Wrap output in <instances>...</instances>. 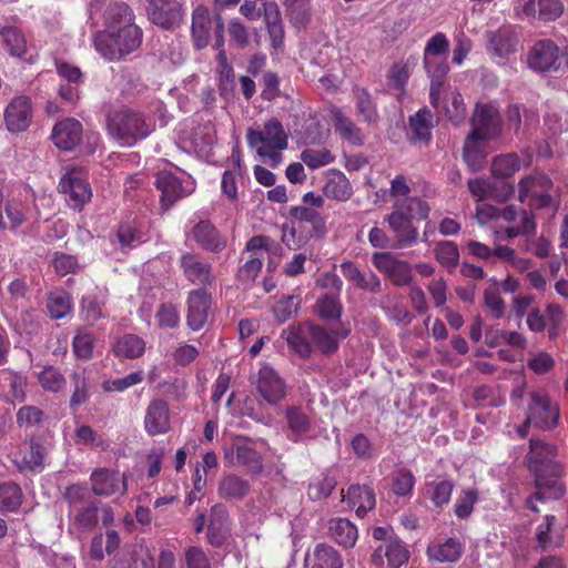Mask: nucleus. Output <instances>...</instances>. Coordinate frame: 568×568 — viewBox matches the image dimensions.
I'll use <instances>...</instances> for the list:
<instances>
[{
    "instance_id": "obj_1",
    "label": "nucleus",
    "mask_w": 568,
    "mask_h": 568,
    "mask_svg": "<svg viewBox=\"0 0 568 568\" xmlns=\"http://www.w3.org/2000/svg\"><path fill=\"white\" fill-rule=\"evenodd\" d=\"M557 448L540 439L530 438L529 452L525 456V465L534 476L536 491L527 500V507L535 513H539L535 500L545 501L547 499H559L566 488L561 483L562 467L555 460Z\"/></svg>"
},
{
    "instance_id": "obj_2",
    "label": "nucleus",
    "mask_w": 568,
    "mask_h": 568,
    "mask_svg": "<svg viewBox=\"0 0 568 568\" xmlns=\"http://www.w3.org/2000/svg\"><path fill=\"white\" fill-rule=\"evenodd\" d=\"M140 45L139 27L125 3H115L105 12V29L94 37L95 50L108 60H118Z\"/></svg>"
},
{
    "instance_id": "obj_3",
    "label": "nucleus",
    "mask_w": 568,
    "mask_h": 568,
    "mask_svg": "<svg viewBox=\"0 0 568 568\" xmlns=\"http://www.w3.org/2000/svg\"><path fill=\"white\" fill-rule=\"evenodd\" d=\"M528 67L536 72L568 71V45L559 47L550 39L536 41L527 54Z\"/></svg>"
},
{
    "instance_id": "obj_4",
    "label": "nucleus",
    "mask_w": 568,
    "mask_h": 568,
    "mask_svg": "<svg viewBox=\"0 0 568 568\" xmlns=\"http://www.w3.org/2000/svg\"><path fill=\"white\" fill-rule=\"evenodd\" d=\"M154 186L160 192V205L163 211L194 193L196 183L183 172L179 176L171 170L161 169L155 174Z\"/></svg>"
},
{
    "instance_id": "obj_5",
    "label": "nucleus",
    "mask_w": 568,
    "mask_h": 568,
    "mask_svg": "<svg viewBox=\"0 0 568 568\" xmlns=\"http://www.w3.org/2000/svg\"><path fill=\"white\" fill-rule=\"evenodd\" d=\"M552 189L554 183L546 173L534 171L519 180L518 200L530 209H548L554 204Z\"/></svg>"
},
{
    "instance_id": "obj_6",
    "label": "nucleus",
    "mask_w": 568,
    "mask_h": 568,
    "mask_svg": "<svg viewBox=\"0 0 568 568\" xmlns=\"http://www.w3.org/2000/svg\"><path fill=\"white\" fill-rule=\"evenodd\" d=\"M324 204V196L307 192L302 196L301 204L290 207L288 215L298 223L310 224L312 235L322 239L327 233V221L323 215Z\"/></svg>"
},
{
    "instance_id": "obj_7",
    "label": "nucleus",
    "mask_w": 568,
    "mask_h": 568,
    "mask_svg": "<svg viewBox=\"0 0 568 568\" xmlns=\"http://www.w3.org/2000/svg\"><path fill=\"white\" fill-rule=\"evenodd\" d=\"M503 131L499 109L493 103H476L471 116V132L468 140L473 142L498 138Z\"/></svg>"
},
{
    "instance_id": "obj_8",
    "label": "nucleus",
    "mask_w": 568,
    "mask_h": 568,
    "mask_svg": "<svg viewBox=\"0 0 568 568\" xmlns=\"http://www.w3.org/2000/svg\"><path fill=\"white\" fill-rule=\"evenodd\" d=\"M527 415L529 416V422H532L536 428L550 430L558 425L560 417L559 405L544 390L531 392L529 394Z\"/></svg>"
},
{
    "instance_id": "obj_9",
    "label": "nucleus",
    "mask_w": 568,
    "mask_h": 568,
    "mask_svg": "<svg viewBox=\"0 0 568 568\" xmlns=\"http://www.w3.org/2000/svg\"><path fill=\"white\" fill-rule=\"evenodd\" d=\"M178 266L184 278L199 288L206 290L216 282L212 264L197 253L183 252L178 260Z\"/></svg>"
},
{
    "instance_id": "obj_10",
    "label": "nucleus",
    "mask_w": 568,
    "mask_h": 568,
    "mask_svg": "<svg viewBox=\"0 0 568 568\" xmlns=\"http://www.w3.org/2000/svg\"><path fill=\"white\" fill-rule=\"evenodd\" d=\"M59 189L68 195V204L79 211L82 210L92 196L87 173L82 168H70L61 178Z\"/></svg>"
},
{
    "instance_id": "obj_11",
    "label": "nucleus",
    "mask_w": 568,
    "mask_h": 568,
    "mask_svg": "<svg viewBox=\"0 0 568 568\" xmlns=\"http://www.w3.org/2000/svg\"><path fill=\"white\" fill-rule=\"evenodd\" d=\"M141 119L129 109H120L108 116L109 134L121 145H132L136 142Z\"/></svg>"
},
{
    "instance_id": "obj_12",
    "label": "nucleus",
    "mask_w": 568,
    "mask_h": 568,
    "mask_svg": "<svg viewBox=\"0 0 568 568\" xmlns=\"http://www.w3.org/2000/svg\"><path fill=\"white\" fill-rule=\"evenodd\" d=\"M146 16L151 23L172 30L182 23L185 8L179 0H148Z\"/></svg>"
},
{
    "instance_id": "obj_13",
    "label": "nucleus",
    "mask_w": 568,
    "mask_h": 568,
    "mask_svg": "<svg viewBox=\"0 0 568 568\" xmlns=\"http://www.w3.org/2000/svg\"><path fill=\"white\" fill-rule=\"evenodd\" d=\"M186 236L199 248L211 254H220L227 246V237L210 220H200L192 225Z\"/></svg>"
},
{
    "instance_id": "obj_14",
    "label": "nucleus",
    "mask_w": 568,
    "mask_h": 568,
    "mask_svg": "<svg viewBox=\"0 0 568 568\" xmlns=\"http://www.w3.org/2000/svg\"><path fill=\"white\" fill-rule=\"evenodd\" d=\"M246 140L251 148L256 149L285 150L287 148V134L277 119L265 122L262 130L248 129Z\"/></svg>"
},
{
    "instance_id": "obj_15",
    "label": "nucleus",
    "mask_w": 568,
    "mask_h": 568,
    "mask_svg": "<svg viewBox=\"0 0 568 568\" xmlns=\"http://www.w3.org/2000/svg\"><path fill=\"white\" fill-rule=\"evenodd\" d=\"M372 262L395 286H405L412 282V267L408 262L398 260L386 252L374 253Z\"/></svg>"
},
{
    "instance_id": "obj_16",
    "label": "nucleus",
    "mask_w": 568,
    "mask_h": 568,
    "mask_svg": "<svg viewBox=\"0 0 568 568\" xmlns=\"http://www.w3.org/2000/svg\"><path fill=\"white\" fill-rule=\"evenodd\" d=\"M256 388L270 405H277L286 396L285 382L270 365L260 368Z\"/></svg>"
},
{
    "instance_id": "obj_17",
    "label": "nucleus",
    "mask_w": 568,
    "mask_h": 568,
    "mask_svg": "<svg viewBox=\"0 0 568 568\" xmlns=\"http://www.w3.org/2000/svg\"><path fill=\"white\" fill-rule=\"evenodd\" d=\"M32 119L31 100L26 95L13 98L4 110V124L8 131H26Z\"/></svg>"
},
{
    "instance_id": "obj_18",
    "label": "nucleus",
    "mask_w": 568,
    "mask_h": 568,
    "mask_svg": "<svg viewBox=\"0 0 568 568\" xmlns=\"http://www.w3.org/2000/svg\"><path fill=\"white\" fill-rule=\"evenodd\" d=\"M285 419L287 424V438L293 443H298L307 437L313 428V419L308 408L302 405H288L285 408Z\"/></svg>"
},
{
    "instance_id": "obj_19",
    "label": "nucleus",
    "mask_w": 568,
    "mask_h": 568,
    "mask_svg": "<svg viewBox=\"0 0 568 568\" xmlns=\"http://www.w3.org/2000/svg\"><path fill=\"white\" fill-rule=\"evenodd\" d=\"M45 448L34 440L22 443L13 453L12 462L22 471H40L44 466Z\"/></svg>"
},
{
    "instance_id": "obj_20",
    "label": "nucleus",
    "mask_w": 568,
    "mask_h": 568,
    "mask_svg": "<svg viewBox=\"0 0 568 568\" xmlns=\"http://www.w3.org/2000/svg\"><path fill=\"white\" fill-rule=\"evenodd\" d=\"M487 51L498 58H507L517 51L518 37L511 27H500L486 32Z\"/></svg>"
},
{
    "instance_id": "obj_21",
    "label": "nucleus",
    "mask_w": 568,
    "mask_h": 568,
    "mask_svg": "<svg viewBox=\"0 0 568 568\" xmlns=\"http://www.w3.org/2000/svg\"><path fill=\"white\" fill-rule=\"evenodd\" d=\"M186 323L192 331H200L206 323L211 306V295L206 290H192L187 295Z\"/></svg>"
},
{
    "instance_id": "obj_22",
    "label": "nucleus",
    "mask_w": 568,
    "mask_h": 568,
    "mask_svg": "<svg viewBox=\"0 0 568 568\" xmlns=\"http://www.w3.org/2000/svg\"><path fill=\"white\" fill-rule=\"evenodd\" d=\"M520 8L525 17L545 23L556 21L565 10L561 0H525Z\"/></svg>"
},
{
    "instance_id": "obj_23",
    "label": "nucleus",
    "mask_w": 568,
    "mask_h": 568,
    "mask_svg": "<svg viewBox=\"0 0 568 568\" xmlns=\"http://www.w3.org/2000/svg\"><path fill=\"white\" fill-rule=\"evenodd\" d=\"M342 554L332 545L318 542L312 550H307L304 558V568H343Z\"/></svg>"
},
{
    "instance_id": "obj_24",
    "label": "nucleus",
    "mask_w": 568,
    "mask_h": 568,
    "mask_svg": "<svg viewBox=\"0 0 568 568\" xmlns=\"http://www.w3.org/2000/svg\"><path fill=\"white\" fill-rule=\"evenodd\" d=\"M351 334V328L343 325L336 329L328 331L327 328L311 324L308 326V335L316 347L325 355H331L337 352L339 347V339L346 338Z\"/></svg>"
},
{
    "instance_id": "obj_25",
    "label": "nucleus",
    "mask_w": 568,
    "mask_h": 568,
    "mask_svg": "<svg viewBox=\"0 0 568 568\" xmlns=\"http://www.w3.org/2000/svg\"><path fill=\"white\" fill-rule=\"evenodd\" d=\"M207 525V541L215 548L224 545L230 536L229 513L225 506L214 505L210 510Z\"/></svg>"
},
{
    "instance_id": "obj_26",
    "label": "nucleus",
    "mask_w": 568,
    "mask_h": 568,
    "mask_svg": "<svg viewBox=\"0 0 568 568\" xmlns=\"http://www.w3.org/2000/svg\"><path fill=\"white\" fill-rule=\"evenodd\" d=\"M170 426L169 404L160 398L151 400L144 415V428L148 434H165Z\"/></svg>"
},
{
    "instance_id": "obj_27",
    "label": "nucleus",
    "mask_w": 568,
    "mask_h": 568,
    "mask_svg": "<svg viewBox=\"0 0 568 568\" xmlns=\"http://www.w3.org/2000/svg\"><path fill=\"white\" fill-rule=\"evenodd\" d=\"M92 490L99 496H111L123 493L126 488L125 478L118 471L97 469L91 475Z\"/></svg>"
},
{
    "instance_id": "obj_28",
    "label": "nucleus",
    "mask_w": 568,
    "mask_h": 568,
    "mask_svg": "<svg viewBox=\"0 0 568 568\" xmlns=\"http://www.w3.org/2000/svg\"><path fill=\"white\" fill-rule=\"evenodd\" d=\"M212 19L209 8L200 4L192 12L191 37L196 49L209 45L211 40Z\"/></svg>"
},
{
    "instance_id": "obj_29",
    "label": "nucleus",
    "mask_w": 568,
    "mask_h": 568,
    "mask_svg": "<svg viewBox=\"0 0 568 568\" xmlns=\"http://www.w3.org/2000/svg\"><path fill=\"white\" fill-rule=\"evenodd\" d=\"M390 231L396 237V248L410 247L418 241V229L408 219L390 212L386 219Z\"/></svg>"
},
{
    "instance_id": "obj_30",
    "label": "nucleus",
    "mask_w": 568,
    "mask_h": 568,
    "mask_svg": "<svg viewBox=\"0 0 568 568\" xmlns=\"http://www.w3.org/2000/svg\"><path fill=\"white\" fill-rule=\"evenodd\" d=\"M424 69L430 79L429 102L437 109L440 102V95L446 82L449 67L446 61L423 60Z\"/></svg>"
},
{
    "instance_id": "obj_31",
    "label": "nucleus",
    "mask_w": 568,
    "mask_h": 568,
    "mask_svg": "<svg viewBox=\"0 0 568 568\" xmlns=\"http://www.w3.org/2000/svg\"><path fill=\"white\" fill-rule=\"evenodd\" d=\"M81 134V123L74 119H65L54 125L51 139L59 149L69 151L79 143Z\"/></svg>"
},
{
    "instance_id": "obj_32",
    "label": "nucleus",
    "mask_w": 568,
    "mask_h": 568,
    "mask_svg": "<svg viewBox=\"0 0 568 568\" xmlns=\"http://www.w3.org/2000/svg\"><path fill=\"white\" fill-rule=\"evenodd\" d=\"M328 536L344 549L355 546L358 538V529L347 518L335 517L327 523Z\"/></svg>"
},
{
    "instance_id": "obj_33",
    "label": "nucleus",
    "mask_w": 568,
    "mask_h": 568,
    "mask_svg": "<svg viewBox=\"0 0 568 568\" xmlns=\"http://www.w3.org/2000/svg\"><path fill=\"white\" fill-rule=\"evenodd\" d=\"M464 544L457 537H449L444 542L427 547L426 554L430 561L444 564L456 562L463 555Z\"/></svg>"
},
{
    "instance_id": "obj_34",
    "label": "nucleus",
    "mask_w": 568,
    "mask_h": 568,
    "mask_svg": "<svg viewBox=\"0 0 568 568\" xmlns=\"http://www.w3.org/2000/svg\"><path fill=\"white\" fill-rule=\"evenodd\" d=\"M263 11L271 44L273 48L280 49L284 44L285 32L278 6L273 1L264 2Z\"/></svg>"
},
{
    "instance_id": "obj_35",
    "label": "nucleus",
    "mask_w": 568,
    "mask_h": 568,
    "mask_svg": "<svg viewBox=\"0 0 568 568\" xmlns=\"http://www.w3.org/2000/svg\"><path fill=\"white\" fill-rule=\"evenodd\" d=\"M394 213L408 219L410 222L427 220L430 213L429 204L418 196L397 199L393 204Z\"/></svg>"
},
{
    "instance_id": "obj_36",
    "label": "nucleus",
    "mask_w": 568,
    "mask_h": 568,
    "mask_svg": "<svg viewBox=\"0 0 568 568\" xmlns=\"http://www.w3.org/2000/svg\"><path fill=\"white\" fill-rule=\"evenodd\" d=\"M346 499L358 517H364L376 505L375 491L368 485L349 486Z\"/></svg>"
},
{
    "instance_id": "obj_37",
    "label": "nucleus",
    "mask_w": 568,
    "mask_h": 568,
    "mask_svg": "<svg viewBox=\"0 0 568 568\" xmlns=\"http://www.w3.org/2000/svg\"><path fill=\"white\" fill-rule=\"evenodd\" d=\"M454 489L455 483L449 478L427 479L424 485L425 496L439 509L449 504Z\"/></svg>"
},
{
    "instance_id": "obj_38",
    "label": "nucleus",
    "mask_w": 568,
    "mask_h": 568,
    "mask_svg": "<svg viewBox=\"0 0 568 568\" xmlns=\"http://www.w3.org/2000/svg\"><path fill=\"white\" fill-rule=\"evenodd\" d=\"M248 480L235 474H225L219 484V496L224 499H243L250 491Z\"/></svg>"
},
{
    "instance_id": "obj_39",
    "label": "nucleus",
    "mask_w": 568,
    "mask_h": 568,
    "mask_svg": "<svg viewBox=\"0 0 568 568\" xmlns=\"http://www.w3.org/2000/svg\"><path fill=\"white\" fill-rule=\"evenodd\" d=\"M537 224L535 214L531 211H527L525 209L519 210V217L516 223L507 226L505 229L506 236L508 239H514L517 236H526L529 237L536 233ZM525 251H530L529 239H526Z\"/></svg>"
},
{
    "instance_id": "obj_40",
    "label": "nucleus",
    "mask_w": 568,
    "mask_h": 568,
    "mask_svg": "<svg viewBox=\"0 0 568 568\" xmlns=\"http://www.w3.org/2000/svg\"><path fill=\"white\" fill-rule=\"evenodd\" d=\"M353 194L352 185L346 175L339 171L333 172L323 186L324 197L333 199L338 202L347 201Z\"/></svg>"
},
{
    "instance_id": "obj_41",
    "label": "nucleus",
    "mask_w": 568,
    "mask_h": 568,
    "mask_svg": "<svg viewBox=\"0 0 568 568\" xmlns=\"http://www.w3.org/2000/svg\"><path fill=\"white\" fill-rule=\"evenodd\" d=\"M332 119L335 132H337L342 139L346 140L352 145H363L364 135L362 130L347 116H345L339 110L332 112Z\"/></svg>"
},
{
    "instance_id": "obj_42",
    "label": "nucleus",
    "mask_w": 568,
    "mask_h": 568,
    "mask_svg": "<svg viewBox=\"0 0 568 568\" xmlns=\"http://www.w3.org/2000/svg\"><path fill=\"white\" fill-rule=\"evenodd\" d=\"M308 336L306 327L302 324L291 325L282 333V337L286 341L288 347L304 358L312 353Z\"/></svg>"
},
{
    "instance_id": "obj_43",
    "label": "nucleus",
    "mask_w": 568,
    "mask_h": 568,
    "mask_svg": "<svg viewBox=\"0 0 568 568\" xmlns=\"http://www.w3.org/2000/svg\"><path fill=\"white\" fill-rule=\"evenodd\" d=\"M556 523V516L547 515L544 519V523L538 525L536 528V542L540 550L546 551L550 548H557L562 545V534H557L556 536L551 535Z\"/></svg>"
},
{
    "instance_id": "obj_44",
    "label": "nucleus",
    "mask_w": 568,
    "mask_h": 568,
    "mask_svg": "<svg viewBox=\"0 0 568 568\" xmlns=\"http://www.w3.org/2000/svg\"><path fill=\"white\" fill-rule=\"evenodd\" d=\"M444 113L446 119L456 126L466 120V104L459 91L452 90L445 93Z\"/></svg>"
},
{
    "instance_id": "obj_45",
    "label": "nucleus",
    "mask_w": 568,
    "mask_h": 568,
    "mask_svg": "<svg viewBox=\"0 0 568 568\" xmlns=\"http://www.w3.org/2000/svg\"><path fill=\"white\" fill-rule=\"evenodd\" d=\"M433 126V113L427 108L420 109L409 118L412 140L414 141H430Z\"/></svg>"
},
{
    "instance_id": "obj_46",
    "label": "nucleus",
    "mask_w": 568,
    "mask_h": 568,
    "mask_svg": "<svg viewBox=\"0 0 568 568\" xmlns=\"http://www.w3.org/2000/svg\"><path fill=\"white\" fill-rule=\"evenodd\" d=\"M479 500V491L474 487L463 488L455 500L453 513L459 520H468Z\"/></svg>"
},
{
    "instance_id": "obj_47",
    "label": "nucleus",
    "mask_w": 568,
    "mask_h": 568,
    "mask_svg": "<svg viewBox=\"0 0 568 568\" xmlns=\"http://www.w3.org/2000/svg\"><path fill=\"white\" fill-rule=\"evenodd\" d=\"M0 385L7 389V396L12 402L21 403L26 398L27 379L24 376L11 371H3L0 374Z\"/></svg>"
},
{
    "instance_id": "obj_48",
    "label": "nucleus",
    "mask_w": 568,
    "mask_h": 568,
    "mask_svg": "<svg viewBox=\"0 0 568 568\" xmlns=\"http://www.w3.org/2000/svg\"><path fill=\"white\" fill-rule=\"evenodd\" d=\"M354 97L357 114L368 124L376 123L379 120V115L368 90L365 88H355Z\"/></svg>"
},
{
    "instance_id": "obj_49",
    "label": "nucleus",
    "mask_w": 568,
    "mask_h": 568,
    "mask_svg": "<svg viewBox=\"0 0 568 568\" xmlns=\"http://www.w3.org/2000/svg\"><path fill=\"white\" fill-rule=\"evenodd\" d=\"M245 252L242 253L240 265L235 278L242 285H251L255 282L263 266V255L247 256Z\"/></svg>"
},
{
    "instance_id": "obj_50",
    "label": "nucleus",
    "mask_w": 568,
    "mask_h": 568,
    "mask_svg": "<svg viewBox=\"0 0 568 568\" xmlns=\"http://www.w3.org/2000/svg\"><path fill=\"white\" fill-rule=\"evenodd\" d=\"M436 261L447 272L452 273L459 262V250L453 241H440L434 248Z\"/></svg>"
},
{
    "instance_id": "obj_51",
    "label": "nucleus",
    "mask_w": 568,
    "mask_h": 568,
    "mask_svg": "<svg viewBox=\"0 0 568 568\" xmlns=\"http://www.w3.org/2000/svg\"><path fill=\"white\" fill-rule=\"evenodd\" d=\"M314 307L318 317L325 321H339L343 313L339 296L332 294L321 295Z\"/></svg>"
},
{
    "instance_id": "obj_52",
    "label": "nucleus",
    "mask_w": 568,
    "mask_h": 568,
    "mask_svg": "<svg viewBox=\"0 0 568 568\" xmlns=\"http://www.w3.org/2000/svg\"><path fill=\"white\" fill-rule=\"evenodd\" d=\"M520 170V159L516 153L501 154L494 158L491 174L498 179L511 178Z\"/></svg>"
},
{
    "instance_id": "obj_53",
    "label": "nucleus",
    "mask_w": 568,
    "mask_h": 568,
    "mask_svg": "<svg viewBox=\"0 0 568 568\" xmlns=\"http://www.w3.org/2000/svg\"><path fill=\"white\" fill-rule=\"evenodd\" d=\"M290 21L294 26L304 27L311 18V0H281Z\"/></svg>"
},
{
    "instance_id": "obj_54",
    "label": "nucleus",
    "mask_w": 568,
    "mask_h": 568,
    "mask_svg": "<svg viewBox=\"0 0 568 568\" xmlns=\"http://www.w3.org/2000/svg\"><path fill=\"white\" fill-rule=\"evenodd\" d=\"M235 457L237 464L245 467L252 475H258L262 473L263 459L256 449L245 445L236 446Z\"/></svg>"
},
{
    "instance_id": "obj_55",
    "label": "nucleus",
    "mask_w": 568,
    "mask_h": 568,
    "mask_svg": "<svg viewBox=\"0 0 568 568\" xmlns=\"http://www.w3.org/2000/svg\"><path fill=\"white\" fill-rule=\"evenodd\" d=\"M47 308L52 318H63L72 310L71 296L64 291L51 292L48 297Z\"/></svg>"
},
{
    "instance_id": "obj_56",
    "label": "nucleus",
    "mask_w": 568,
    "mask_h": 568,
    "mask_svg": "<svg viewBox=\"0 0 568 568\" xmlns=\"http://www.w3.org/2000/svg\"><path fill=\"white\" fill-rule=\"evenodd\" d=\"M388 567L399 568L409 559L406 545L398 538H389L384 545Z\"/></svg>"
},
{
    "instance_id": "obj_57",
    "label": "nucleus",
    "mask_w": 568,
    "mask_h": 568,
    "mask_svg": "<svg viewBox=\"0 0 568 568\" xmlns=\"http://www.w3.org/2000/svg\"><path fill=\"white\" fill-rule=\"evenodd\" d=\"M415 486V476L407 468H399L392 475V490L396 496H410Z\"/></svg>"
},
{
    "instance_id": "obj_58",
    "label": "nucleus",
    "mask_w": 568,
    "mask_h": 568,
    "mask_svg": "<svg viewBox=\"0 0 568 568\" xmlns=\"http://www.w3.org/2000/svg\"><path fill=\"white\" fill-rule=\"evenodd\" d=\"M3 43L7 50L13 57H22L27 50V42L23 34L16 28H3L0 31Z\"/></svg>"
},
{
    "instance_id": "obj_59",
    "label": "nucleus",
    "mask_w": 568,
    "mask_h": 568,
    "mask_svg": "<svg viewBox=\"0 0 568 568\" xmlns=\"http://www.w3.org/2000/svg\"><path fill=\"white\" fill-rule=\"evenodd\" d=\"M24 221V210L21 202L12 200L7 202L4 214L0 213V226L14 230Z\"/></svg>"
},
{
    "instance_id": "obj_60",
    "label": "nucleus",
    "mask_w": 568,
    "mask_h": 568,
    "mask_svg": "<svg viewBox=\"0 0 568 568\" xmlns=\"http://www.w3.org/2000/svg\"><path fill=\"white\" fill-rule=\"evenodd\" d=\"M315 237L311 232L305 233L303 231H298L294 224H283L282 225V236L281 240L283 244L290 250H298L304 246L310 239Z\"/></svg>"
},
{
    "instance_id": "obj_61",
    "label": "nucleus",
    "mask_w": 568,
    "mask_h": 568,
    "mask_svg": "<svg viewBox=\"0 0 568 568\" xmlns=\"http://www.w3.org/2000/svg\"><path fill=\"white\" fill-rule=\"evenodd\" d=\"M336 484L334 477L322 475L308 485L307 495L313 501L326 499L335 489Z\"/></svg>"
},
{
    "instance_id": "obj_62",
    "label": "nucleus",
    "mask_w": 568,
    "mask_h": 568,
    "mask_svg": "<svg viewBox=\"0 0 568 568\" xmlns=\"http://www.w3.org/2000/svg\"><path fill=\"white\" fill-rule=\"evenodd\" d=\"M95 337L91 332L81 328L72 341L73 353L78 358L89 359L92 356Z\"/></svg>"
},
{
    "instance_id": "obj_63",
    "label": "nucleus",
    "mask_w": 568,
    "mask_h": 568,
    "mask_svg": "<svg viewBox=\"0 0 568 568\" xmlns=\"http://www.w3.org/2000/svg\"><path fill=\"white\" fill-rule=\"evenodd\" d=\"M113 352L118 357L134 358L141 355L142 344L138 336L124 335L115 342Z\"/></svg>"
},
{
    "instance_id": "obj_64",
    "label": "nucleus",
    "mask_w": 568,
    "mask_h": 568,
    "mask_svg": "<svg viewBox=\"0 0 568 568\" xmlns=\"http://www.w3.org/2000/svg\"><path fill=\"white\" fill-rule=\"evenodd\" d=\"M22 500V493L18 485L13 483H7L0 485V509L13 511L20 505Z\"/></svg>"
}]
</instances>
